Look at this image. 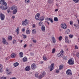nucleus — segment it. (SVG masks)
I'll return each instance as SVG.
<instances>
[{"label": "nucleus", "mask_w": 79, "mask_h": 79, "mask_svg": "<svg viewBox=\"0 0 79 79\" xmlns=\"http://www.w3.org/2000/svg\"><path fill=\"white\" fill-rule=\"evenodd\" d=\"M17 8L18 7L15 5L11 7V10H13L12 12L13 15L16 14V13L18 12V10H17Z\"/></svg>", "instance_id": "nucleus-1"}, {"label": "nucleus", "mask_w": 79, "mask_h": 79, "mask_svg": "<svg viewBox=\"0 0 79 79\" xmlns=\"http://www.w3.org/2000/svg\"><path fill=\"white\" fill-rule=\"evenodd\" d=\"M28 20L26 19L25 20L22 21V24L23 26H27L28 24Z\"/></svg>", "instance_id": "nucleus-2"}, {"label": "nucleus", "mask_w": 79, "mask_h": 79, "mask_svg": "<svg viewBox=\"0 0 79 79\" xmlns=\"http://www.w3.org/2000/svg\"><path fill=\"white\" fill-rule=\"evenodd\" d=\"M0 4L2 5H5V6L7 5V4L5 1V0H0Z\"/></svg>", "instance_id": "nucleus-3"}, {"label": "nucleus", "mask_w": 79, "mask_h": 79, "mask_svg": "<svg viewBox=\"0 0 79 79\" xmlns=\"http://www.w3.org/2000/svg\"><path fill=\"white\" fill-rule=\"evenodd\" d=\"M60 26L61 28H62V29H66L67 26L66 23H63L60 25Z\"/></svg>", "instance_id": "nucleus-4"}, {"label": "nucleus", "mask_w": 79, "mask_h": 79, "mask_svg": "<svg viewBox=\"0 0 79 79\" xmlns=\"http://www.w3.org/2000/svg\"><path fill=\"white\" fill-rule=\"evenodd\" d=\"M0 18L1 20H2V21H3V20L5 19V15L2 13L0 14Z\"/></svg>", "instance_id": "nucleus-5"}, {"label": "nucleus", "mask_w": 79, "mask_h": 79, "mask_svg": "<svg viewBox=\"0 0 79 79\" xmlns=\"http://www.w3.org/2000/svg\"><path fill=\"white\" fill-rule=\"evenodd\" d=\"M68 63H69V64L72 65L74 64V60H73L70 59L68 60Z\"/></svg>", "instance_id": "nucleus-6"}, {"label": "nucleus", "mask_w": 79, "mask_h": 79, "mask_svg": "<svg viewBox=\"0 0 79 79\" xmlns=\"http://www.w3.org/2000/svg\"><path fill=\"white\" fill-rule=\"evenodd\" d=\"M2 42L3 44L5 45H8V42H6V39L4 38H2Z\"/></svg>", "instance_id": "nucleus-7"}, {"label": "nucleus", "mask_w": 79, "mask_h": 79, "mask_svg": "<svg viewBox=\"0 0 79 79\" xmlns=\"http://www.w3.org/2000/svg\"><path fill=\"white\" fill-rule=\"evenodd\" d=\"M40 18V14L39 13L37 14L35 16V18L36 20H39V19Z\"/></svg>", "instance_id": "nucleus-8"}, {"label": "nucleus", "mask_w": 79, "mask_h": 79, "mask_svg": "<svg viewBox=\"0 0 79 79\" xmlns=\"http://www.w3.org/2000/svg\"><path fill=\"white\" fill-rule=\"evenodd\" d=\"M66 74L68 75H72L71 70L70 69H68L66 71Z\"/></svg>", "instance_id": "nucleus-9"}, {"label": "nucleus", "mask_w": 79, "mask_h": 79, "mask_svg": "<svg viewBox=\"0 0 79 79\" xmlns=\"http://www.w3.org/2000/svg\"><path fill=\"white\" fill-rule=\"evenodd\" d=\"M6 73L7 75H11V72L10 71L9 69H6Z\"/></svg>", "instance_id": "nucleus-10"}, {"label": "nucleus", "mask_w": 79, "mask_h": 79, "mask_svg": "<svg viewBox=\"0 0 79 79\" xmlns=\"http://www.w3.org/2000/svg\"><path fill=\"white\" fill-rule=\"evenodd\" d=\"M0 8H1L2 10H6L7 8H8V7L5 6V7H3L2 6H0Z\"/></svg>", "instance_id": "nucleus-11"}, {"label": "nucleus", "mask_w": 79, "mask_h": 79, "mask_svg": "<svg viewBox=\"0 0 79 79\" xmlns=\"http://www.w3.org/2000/svg\"><path fill=\"white\" fill-rule=\"evenodd\" d=\"M36 68V65L35 64L33 63L31 65V68L32 69H34Z\"/></svg>", "instance_id": "nucleus-12"}, {"label": "nucleus", "mask_w": 79, "mask_h": 79, "mask_svg": "<svg viewBox=\"0 0 79 79\" xmlns=\"http://www.w3.org/2000/svg\"><path fill=\"white\" fill-rule=\"evenodd\" d=\"M41 30L42 31H43V32H45V27L44 25H43L41 26Z\"/></svg>", "instance_id": "nucleus-13"}, {"label": "nucleus", "mask_w": 79, "mask_h": 79, "mask_svg": "<svg viewBox=\"0 0 79 79\" xmlns=\"http://www.w3.org/2000/svg\"><path fill=\"white\" fill-rule=\"evenodd\" d=\"M49 19L50 18L48 17H47L45 19V20H46V21H45V23H47L48 24H49V22H48V21H49Z\"/></svg>", "instance_id": "nucleus-14"}, {"label": "nucleus", "mask_w": 79, "mask_h": 79, "mask_svg": "<svg viewBox=\"0 0 79 79\" xmlns=\"http://www.w3.org/2000/svg\"><path fill=\"white\" fill-rule=\"evenodd\" d=\"M19 55L20 58H22V57H23V52H19Z\"/></svg>", "instance_id": "nucleus-15"}, {"label": "nucleus", "mask_w": 79, "mask_h": 79, "mask_svg": "<svg viewBox=\"0 0 79 79\" xmlns=\"http://www.w3.org/2000/svg\"><path fill=\"white\" fill-rule=\"evenodd\" d=\"M23 60L24 62H26L27 61V58L26 57H25L23 59Z\"/></svg>", "instance_id": "nucleus-16"}, {"label": "nucleus", "mask_w": 79, "mask_h": 79, "mask_svg": "<svg viewBox=\"0 0 79 79\" xmlns=\"http://www.w3.org/2000/svg\"><path fill=\"white\" fill-rule=\"evenodd\" d=\"M50 69H54V64L53 63L51 64Z\"/></svg>", "instance_id": "nucleus-17"}, {"label": "nucleus", "mask_w": 79, "mask_h": 79, "mask_svg": "<svg viewBox=\"0 0 79 79\" xmlns=\"http://www.w3.org/2000/svg\"><path fill=\"white\" fill-rule=\"evenodd\" d=\"M45 19V17L44 16H42L39 19V21H44Z\"/></svg>", "instance_id": "nucleus-18"}, {"label": "nucleus", "mask_w": 79, "mask_h": 79, "mask_svg": "<svg viewBox=\"0 0 79 79\" xmlns=\"http://www.w3.org/2000/svg\"><path fill=\"white\" fill-rule=\"evenodd\" d=\"M16 56V54L15 53L12 54L11 55V56L12 58H14Z\"/></svg>", "instance_id": "nucleus-19"}, {"label": "nucleus", "mask_w": 79, "mask_h": 79, "mask_svg": "<svg viewBox=\"0 0 79 79\" xmlns=\"http://www.w3.org/2000/svg\"><path fill=\"white\" fill-rule=\"evenodd\" d=\"M19 65V63L18 62H16L14 64V66L15 67H16V66H18Z\"/></svg>", "instance_id": "nucleus-20"}, {"label": "nucleus", "mask_w": 79, "mask_h": 79, "mask_svg": "<svg viewBox=\"0 0 79 79\" xmlns=\"http://www.w3.org/2000/svg\"><path fill=\"white\" fill-rule=\"evenodd\" d=\"M39 26H43L44 23H43V22L42 21H40L39 23Z\"/></svg>", "instance_id": "nucleus-21"}, {"label": "nucleus", "mask_w": 79, "mask_h": 79, "mask_svg": "<svg viewBox=\"0 0 79 79\" xmlns=\"http://www.w3.org/2000/svg\"><path fill=\"white\" fill-rule=\"evenodd\" d=\"M52 42L54 44H55V43L56 42V39H55V38L54 37H52Z\"/></svg>", "instance_id": "nucleus-22"}, {"label": "nucleus", "mask_w": 79, "mask_h": 79, "mask_svg": "<svg viewBox=\"0 0 79 79\" xmlns=\"http://www.w3.org/2000/svg\"><path fill=\"white\" fill-rule=\"evenodd\" d=\"M19 28H17L15 31V32H17V35H18V34H19Z\"/></svg>", "instance_id": "nucleus-23"}, {"label": "nucleus", "mask_w": 79, "mask_h": 79, "mask_svg": "<svg viewBox=\"0 0 79 79\" xmlns=\"http://www.w3.org/2000/svg\"><path fill=\"white\" fill-rule=\"evenodd\" d=\"M37 31L35 29H33L32 30V33L33 34H35V32H36V31Z\"/></svg>", "instance_id": "nucleus-24"}, {"label": "nucleus", "mask_w": 79, "mask_h": 79, "mask_svg": "<svg viewBox=\"0 0 79 79\" xmlns=\"http://www.w3.org/2000/svg\"><path fill=\"white\" fill-rule=\"evenodd\" d=\"M31 33V31L29 30L26 31V33L27 34H29Z\"/></svg>", "instance_id": "nucleus-25"}, {"label": "nucleus", "mask_w": 79, "mask_h": 79, "mask_svg": "<svg viewBox=\"0 0 79 79\" xmlns=\"http://www.w3.org/2000/svg\"><path fill=\"white\" fill-rule=\"evenodd\" d=\"M70 32V30L69 29H67L66 31L65 34H69V33Z\"/></svg>", "instance_id": "nucleus-26"}, {"label": "nucleus", "mask_w": 79, "mask_h": 79, "mask_svg": "<svg viewBox=\"0 0 79 79\" xmlns=\"http://www.w3.org/2000/svg\"><path fill=\"white\" fill-rule=\"evenodd\" d=\"M8 39L9 40H12V37L11 36H9L8 37Z\"/></svg>", "instance_id": "nucleus-27"}, {"label": "nucleus", "mask_w": 79, "mask_h": 79, "mask_svg": "<svg viewBox=\"0 0 79 79\" xmlns=\"http://www.w3.org/2000/svg\"><path fill=\"white\" fill-rule=\"evenodd\" d=\"M35 77H39V73H35Z\"/></svg>", "instance_id": "nucleus-28"}, {"label": "nucleus", "mask_w": 79, "mask_h": 79, "mask_svg": "<svg viewBox=\"0 0 79 79\" xmlns=\"http://www.w3.org/2000/svg\"><path fill=\"white\" fill-rule=\"evenodd\" d=\"M25 69H31V67L30 66H27L25 68Z\"/></svg>", "instance_id": "nucleus-29"}, {"label": "nucleus", "mask_w": 79, "mask_h": 79, "mask_svg": "<svg viewBox=\"0 0 79 79\" xmlns=\"http://www.w3.org/2000/svg\"><path fill=\"white\" fill-rule=\"evenodd\" d=\"M63 68V65H61L59 66V69H62Z\"/></svg>", "instance_id": "nucleus-30"}, {"label": "nucleus", "mask_w": 79, "mask_h": 79, "mask_svg": "<svg viewBox=\"0 0 79 79\" xmlns=\"http://www.w3.org/2000/svg\"><path fill=\"white\" fill-rule=\"evenodd\" d=\"M54 21H58V18L57 17H55L54 18Z\"/></svg>", "instance_id": "nucleus-31"}, {"label": "nucleus", "mask_w": 79, "mask_h": 79, "mask_svg": "<svg viewBox=\"0 0 79 79\" xmlns=\"http://www.w3.org/2000/svg\"><path fill=\"white\" fill-rule=\"evenodd\" d=\"M29 0H25V3H27H27H29Z\"/></svg>", "instance_id": "nucleus-32"}, {"label": "nucleus", "mask_w": 79, "mask_h": 79, "mask_svg": "<svg viewBox=\"0 0 79 79\" xmlns=\"http://www.w3.org/2000/svg\"><path fill=\"white\" fill-rule=\"evenodd\" d=\"M43 59L44 61H46L47 60V58L45 57V56H43Z\"/></svg>", "instance_id": "nucleus-33"}, {"label": "nucleus", "mask_w": 79, "mask_h": 79, "mask_svg": "<svg viewBox=\"0 0 79 79\" xmlns=\"http://www.w3.org/2000/svg\"><path fill=\"white\" fill-rule=\"evenodd\" d=\"M63 58L64 60H67V57H66V56H64L63 57Z\"/></svg>", "instance_id": "nucleus-34"}, {"label": "nucleus", "mask_w": 79, "mask_h": 79, "mask_svg": "<svg viewBox=\"0 0 79 79\" xmlns=\"http://www.w3.org/2000/svg\"><path fill=\"white\" fill-rule=\"evenodd\" d=\"M43 77V76L42 75H40L39 77H38L39 79H41L42 78V77Z\"/></svg>", "instance_id": "nucleus-35"}, {"label": "nucleus", "mask_w": 79, "mask_h": 79, "mask_svg": "<svg viewBox=\"0 0 79 79\" xmlns=\"http://www.w3.org/2000/svg\"><path fill=\"white\" fill-rule=\"evenodd\" d=\"M45 74H46V73L45 72V71H44L42 74V75H43V77H44Z\"/></svg>", "instance_id": "nucleus-36"}, {"label": "nucleus", "mask_w": 79, "mask_h": 79, "mask_svg": "<svg viewBox=\"0 0 79 79\" xmlns=\"http://www.w3.org/2000/svg\"><path fill=\"white\" fill-rule=\"evenodd\" d=\"M49 21L51 22L52 23H53V20H52V18H50Z\"/></svg>", "instance_id": "nucleus-37"}, {"label": "nucleus", "mask_w": 79, "mask_h": 79, "mask_svg": "<svg viewBox=\"0 0 79 79\" xmlns=\"http://www.w3.org/2000/svg\"><path fill=\"white\" fill-rule=\"evenodd\" d=\"M60 55H62V56H63V55L64 54V52L63 51L60 52Z\"/></svg>", "instance_id": "nucleus-38"}, {"label": "nucleus", "mask_w": 79, "mask_h": 79, "mask_svg": "<svg viewBox=\"0 0 79 79\" xmlns=\"http://www.w3.org/2000/svg\"><path fill=\"white\" fill-rule=\"evenodd\" d=\"M63 39V38L62 37V36H60L59 37V40L60 41H61V40Z\"/></svg>", "instance_id": "nucleus-39"}, {"label": "nucleus", "mask_w": 79, "mask_h": 79, "mask_svg": "<svg viewBox=\"0 0 79 79\" xmlns=\"http://www.w3.org/2000/svg\"><path fill=\"white\" fill-rule=\"evenodd\" d=\"M75 3H78L79 2V0H73Z\"/></svg>", "instance_id": "nucleus-40"}, {"label": "nucleus", "mask_w": 79, "mask_h": 79, "mask_svg": "<svg viewBox=\"0 0 79 79\" xmlns=\"http://www.w3.org/2000/svg\"><path fill=\"white\" fill-rule=\"evenodd\" d=\"M22 35H23V38H25V39H26L27 38V36L26 35H24V34H22Z\"/></svg>", "instance_id": "nucleus-41"}, {"label": "nucleus", "mask_w": 79, "mask_h": 79, "mask_svg": "<svg viewBox=\"0 0 79 79\" xmlns=\"http://www.w3.org/2000/svg\"><path fill=\"white\" fill-rule=\"evenodd\" d=\"M55 52V48H53L52 49V53H54Z\"/></svg>", "instance_id": "nucleus-42"}, {"label": "nucleus", "mask_w": 79, "mask_h": 79, "mask_svg": "<svg viewBox=\"0 0 79 79\" xmlns=\"http://www.w3.org/2000/svg\"><path fill=\"white\" fill-rule=\"evenodd\" d=\"M57 56H58L59 57H60V58H61V56H61V54L60 53H59L58 54V55H57Z\"/></svg>", "instance_id": "nucleus-43"}, {"label": "nucleus", "mask_w": 79, "mask_h": 79, "mask_svg": "<svg viewBox=\"0 0 79 79\" xmlns=\"http://www.w3.org/2000/svg\"><path fill=\"white\" fill-rule=\"evenodd\" d=\"M65 42H66V43H69V40L68 39L67 40H65Z\"/></svg>", "instance_id": "nucleus-44"}, {"label": "nucleus", "mask_w": 79, "mask_h": 79, "mask_svg": "<svg viewBox=\"0 0 79 79\" xmlns=\"http://www.w3.org/2000/svg\"><path fill=\"white\" fill-rule=\"evenodd\" d=\"M69 37H70V38H73V35H69Z\"/></svg>", "instance_id": "nucleus-45"}, {"label": "nucleus", "mask_w": 79, "mask_h": 79, "mask_svg": "<svg viewBox=\"0 0 79 79\" xmlns=\"http://www.w3.org/2000/svg\"><path fill=\"white\" fill-rule=\"evenodd\" d=\"M48 2L49 3H52L53 2V0H48Z\"/></svg>", "instance_id": "nucleus-46"}, {"label": "nucleus", "mask_w": 79, "mask_h": 79, "mask_svg": "<svg viewBox=\"0 0 79 79\" xmlns=\"http://www.w3.org/2000/svg\"><path fill=\"white\" fill-rule=\"evenodd\" d=\"M33 43H36V42H37V40H33Z\"/></svg>", "instance_id": "nucleus-47"}, {"label": "nucleus", "mask_w": 79, "mask_h": 79, "mask_svg": "<svg viewBox=\"0 0 79 79\" xmlns=\"http://www.w3.org/2000/svg\"><path fill=\"white\" fill-rule=\"evenodd\" d=\"M72 24H73V21H70V25H72Z\"/></svg>", "instance_id": "nucleus-48"}, {"label": "nucleus", "mask_w": 79, "mask_h": 79, "mask_svg": "<svg viewBox=\"0 0 79 79\" xmlns=\"http://www.w3.org/2000/svg\"><path fill=\"white\" fill-rule=\"evenodd\" d=\"M3 67L1 64H0V69H2Z\"/></svg>", "instance_id": "nucleus-49"}, {"label": "nucleus", "mask_w": 79, "mask_h": 79, "mask_svg": "<svg viewBox=\"0 0 79 79\" xmlns=\"http://www.w3.org/2000/svg\"><path fill=\"white\" fill-rule=\"evenodd\" d=\"M0 79H6V78L5 77H3L1 78H0Z\"/></svg>", "instance_id": "nucleus-50"}, {"label": "nucleus", "mask_w": 79, "mask_h": 79, "mask_svg": "<svg viewBox=\"0 0 79 79\" xmlns=\"http://www.w3.org/2000/svg\"><path fill=\"white\" fill-rule=\"evenodd\" d=\"M76 55H77V57H78V58H79V52L77 53L76 54Z\"/></svg>", "instance_id": "nucleus-51"}, {"label": "nucleus", "mask_w": 79, "mask_h": 79, "mask_svg": "<svg viewBox=\"0 0 79 79\" xmlns=\"http://www.w3.org/2000/svg\"><path fill=\"white\" fill-rule=\"evenodd\" d=\"M32 27H33V28H35V25L33 24L32 25Z\"/></svg>", "instance_id": "nucleus-52"}, {"label": "nucleus", "mask_w": 79, "mask_h": 79, "mask_svg": "<svg viewBox=\"0 0 79 79\" xmlns=\"http://www.w3.org/2000/svg\"><path fill=\"white\" fill-rule=\"evenodd\" d=\"M68 39V36H66L65 37V40H67Z\"/></svg>", "instance_id": "nucleus-53"}, {"label": "nucleus", "mask_w": 79, "mask_h": 79, "mask_svg": "<svg viewBox=\"0 0 79 79\" xmlns=\"http://www.w3.org/2000/svg\"><path fill=\"white\" fill-rule=\"evenodd\" d=\"M24 31H25V28H23L22 29V31L23 32H24Z\"/></svg>", "instance_id": "nucleus-54"}, {"label": "nucleus", "mask_w": 79, "mask_h": 79, "mask_svg": "<svg viewBox=\"0 0 79 79\" xmlns=\"http://www.w3.org/2000/svg\"><path fill=\"white\" fill-rule=\"evenodd\" d=\"M75 49L76 50H77V49H78V47L76 45L75 46Z\"/></svg>", "instance_id": "nucleus-55"}, {"label": "nucleus", "mask_w": 79, "mask_h": 79, "mask_svg": "<svg viewBox=\"0 0 79 79\" xmlns=\"http://www.w3.org/2000/svg\"><path fill=\"white\" fill-rule=\"evenodd\" d=\"M59 72H60V70H57L56 71V73H59Z\"/></svg>", "instance_id": "nucleus-56"}, {"label": "nucleus", "mask_w": 79, "mask_h": 79, "mask_svg": "<svg viewBox=\"0 0 79 79\" xmlns=\"http://www.w3.org/2000/svg\"><path fill=\"white\" fill-rule=\"evenodd\" d=\"M27 47V45L26 44H25L23 46V48H26Z\"/></svg>", "instance_id": "nucleus-57"}, {"label": "nucleus", "mask_w": 79, "mask_h": 79, "mask_svg": "<svg viewBox=\"0 0 79 79\" xmlns=\"http://www.w3.org/2000/svg\"><path fill=\"white\" fill-rule=\"evenodd\" d=\"M76 28H77V29H79V26L78 25H77V26H76Z\"/></svg>", "instance_id": "nucleus-58"}, {"label": "nucleus", "mask_w": 79, "mask_h": 79, "mask_svg": "<svg viewBox=\"0 0 79 79\" xmlns=\"http://www.w3.org/2000/svg\"><path fill=\"white\" fill-rule=\"evenodd\" d=\"M16 40H14V41H13V44H15V43H16Z\"/></svg>", "instance_id": "nucleus-59"}, {"label": "nucleus", "mask_w": 79, "mask_h": 79, "mask_svg": "<svg viewBox=\"0 0 79 79\" xmlns=\"http://www.w3.org/2000/svg\"><path fill=\"white\" fill-rule=\"evenodd\" d=\"M10 9L7 10V13H10Z\"/></svg>", "instance_id": "nucleus-60"}, {"label": "nucleus", "mask_w": 79, "mask_h": 79, "mask_svg": "<svg viewBox=\"0 0 79 79\" xmlns=\"http://www.w3.org/2000/svg\"><path fill=\"white\" fill-rule=\"evenodd\" d=\"M58 11V9H56L55 10V11Z\"/></svg>", "instance_id": "nucleus-61"}, {"label": "nucleus", "mask_w": 79, "mask_h": 79, "mask_svg": "<svg viewBox=\"0 0 79 79\" xmlns=\"http://www.w3.org/2000/svg\"><path fill=\"white\" fill-rule=\"evenodd\" d=\"M31 56H34V54L32 53H31Z\"/></svg>", "instance_id": "nucleus-62"}, {"label": "nucleus", "mask_w": 79, "mask_h": 79, "mask_svg": "<svg viewBox=\"0 0 79 79\" xmlns=\"http://www.w3.org/2000/svg\"><path fill=\"white\" fill-rule=\"evenodd\" d=\"M3 72V70L0 69V73H2Z\"/></svg>", "instance_id": "nucleus-63"}, {"label": "nucleus", "mask_w": 79, "mask_h": 79, "mask_svg": "<svg viewBox=\"0 0 79 79\" xmlns=\"http://www.w3.org/2000/svg\"><path fill=\"white\" fill-rule=\"evenodd\" d=\"M10 79H16V78L15 77H14L13 78H11Z\"/></svg>", "instance_id": "nucleus-64"}]
</instances>
